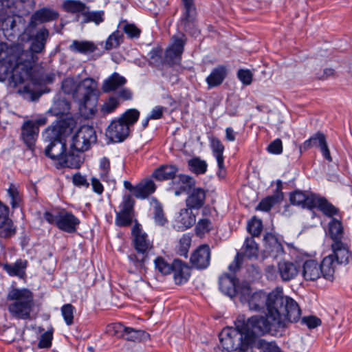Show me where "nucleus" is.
<instances>
[{
  "instance_id": "nucleus-35",
  "label": "nucleus",
  "mask_w": 352,
  "mask_h": 352,
  "mask_svg": "<svg viewBox=\"0 0 352 352\" xmlns=\"http://www.w3.org/2000/svg\"><path fill=\"white\" fill-rule=\"evenodd\" d=\"M329 233L332 243L349 240L344 236L342 222L336 218H332L329 223Z\"/></svg>"
},
{
  "instance_id": "nucleus-6",
  "label": "nucleus",
  "mask_w": 352,
  "mask_h": 352,
  "mask_svg": "<svg viewBox=\"0 0 352 352\" xmlns=\"http://www.w3.org/2000/svg\"><path fill=\"white\" fill-rule=\"evenodd\" d=\"M25 63V60L17 58L16 54H10L6 60L0 62V82L8 79L14 87L23 82L32 72L31 69L26 68Z\"/></svg>"
},
{
  "instance_id": "nucleus-13",
  "label": "nucleus",
  "mask_w": 352,
  "mask_h": 352,
  "mask_svg": "<svg viewBox=\"0 0 352 352\" xmlns=\"http://www.w3.org/2000/svg\"><path fill=\"white\" fill-rule=\"evenodd\" d=\"M51 139L50 143L45 149V154L60 164L66 153V143L60 138V135L55 134V137H51Z\"/></svg>"
},
{
  "instance_id": "nucleus-40",
  "label": "nucleus",
  "mask_w": 352,
  "mask_h": 352,
  "mask_svg": "<svg viewBox=\"0 0 352 352\" xmlns=\"http://www.w3.org/2000/svg\"><path fill=\"white\" fill-rule=\"evenodd\" d=\"M71 148L69 153H66L60 164L71 168H78L82 163V158L80 152L76 153Z\"/></svg>"
},
{
  "instance_id": "nucleus-23",
  "label": "nucleus",
  "mask_w": 352,
  "mask_h": 352,
  "mask_svg": "<svg viewBox=\"0 0 352 352\" xmlns=\"http://www.w3.org/2000/svg\"><path fill=\"white\" fill-rule=\"evenodd\" d=\"M300 272V266L290 261H280L278 263V273L283 282L294 279Z\"/></svg>"
},
{
  "instance_id": "nucleus-29",
  "label": "nucleus",
  "mask_w": 352,
  "mask_h": 352,
  "mask_svg": "<svg viewBox=\"0 0 352 352\" xmlns=\"http://www.w3.org/2000/svg\"><path fill=\"white\" fill-rule=\"evenodd\" d=\"M302 274L306 280L314 281L321 276V269L319 264L314 260L305 261L302 265Z\"/></svg>"
},
{
  "instance_id": "nucleus-10",
  "label": "nucleus",
  "mask_w": 352,
  "mask_h": 352,
  "mask_svg": "<svg viewBox=\"0 0 352 352\" xmlns=\"http://www.w3.org/2000/svg\"><path fill=\"white\" fill-rule=\"evenodd\" d=\"M97 137L94 127L83 125L72 137L71 148L75 152H84L89 150L92 144L96 142Z\"/></svg>"
},
{
  "instance_id": "nucleus-50",
  "label": "nucleus",
  "mask_w": 352,
  "mask_h": 352,
  "mask_svg": "<svg viewBox=\"0 0 352 352\" xmlns=\"http://www.w3.org/2000/svg\"><path fill=\"white\" fill-rule=\"evenodd\" d=\"M191 238L187 235L184 234L179 239L178 246L177 248V254L181 256L186 258L188 252L190 247Z\"/></svg>"
},
{
  "instance_id": "nucleus-62",
  "label": "nucleus",
  "mask_w": 352,
  "mask_h": 352,
  "mask_svg": "<svg viewBox=\"0 0 352 352\" xmlns=\"http://www.w3.org/2000/svg\"><path fill=\"white\" fill-rule=\"evenodd\" d=\"M254 344V340L252 338V336H245V339L239 348L236 350V352H254L252 344Z\"/></svg>"
},
{
  "instance_id": "nucleus-5",
  "label": "nucleus",
  "mask_w": 352,
  "mask_h": 352,
  "mask_svg": "<svg viewBox=\"0 0 352 352\" xmlns=\"http://www.w3.org/2000/svg\"><path fill=\"white\" fill-rule=\"evenodd\" d=\"M132 244L135 252L128 255V258L138 269L144 267L145 263L148 260V253L153 248V241L148 234L142 231L141 225L135 221L132 228Z\"/></svg>"
},
{
  "instance_id": "nucleus-58",
  "label": "nucleus",
  "mask_w": 352,
  "mask_h": 352,
  "mask_svg": "<svg viewBox=\"0 0 352 352\" xmlns=\"http://www.w3.org/2000/svg\"><path fill=\"white\" fill-rule=\"evenodd\" d=\"M125 330L126 327L119 322L112 323L107 325V332L109 335L116 336L117 338H123Z\"/></svg>"
},
{
  "instance_id": "nucleus-9",
  "label": "nucleus",
  "mask_w": 352,
  "mask_h": 352,
  "mask_svg": "<svg viewBox=\"0 0 352 352\" xmlns=\"http://www.w3.org/2000/svg\"><path fill=\"white\" fill-rule=\"evenodd\" d=\"M219 345L215 352L234 351L245 339L243 331L235 325V327H226L219 335Z\"/></svg>"
},
{
  "instance_id": "nucleus-51",
  "label": "nucleus",
  "mask_w": 352,
  "mask_h": 352,
  "mask_svg": "<svg viewBox=\"0 0 352 352\" xmlns=\"http://www.w3.org/2000/svg\"><path fill=\"white\" fill-rule=\"evenodd\" d=\"M212 230V221L208 218L200 219L195 226L197 235L201 236Z\"/></svg>"
},
{
  "instance_id": "nucleus-48",
  "label": "nucleus",
  "mask_w": 352,
  "mask_h": 352,
  "mask_svg": "<svg viewBox=\"0 0 352 352\" xmlns=\"http://www.w3.org/2000/svg\"><path fill=\"white\" fill-rule=\"evenodd\" d=\"M281 200L277 195H270L263 199L256 206V210L263 212H268L276 204L280 203Z\"/></svg>"
},
{
  "instance_id": "nucleus-30",
  "label": "nucleus",
  "mask_w": 352,
  "mask_h": 352,
  "mask_svg": "<svg viewBox=\"0 0 352 352\" xmlns=\"http://www.w3.org/2000/svg\"><path fill=\"white\" fill-rule=\"evenodd\" d=\"M16 54L17 58L19 60H26V63H30L28 60H32V56L30 52H20L19 47H8L7 45L3 43H0V62L4 61L10 55V54ZM30 63H28V65Z\"/></svg>"
},
{
  "instance_id": "nucleus-34",
  "label": "nucleus",
  "mask_w": 352,
  "mask_h": 352,
  "mask_svg": "<svg viewBox=\"0 0 352 352\" xmlns=\"http://www.w3.org/2000/svg\"><path fill=\"white\" fill-rule=\"evenodd\" d=\"M227 76V68L224 65H219L214 68L206 80L209 88L220 85Z\"/></svg>"
},
{
  "instance_id": "nucleus-28",
  "label": "nucleus",
  "mask_w": 352,
  "mask_h": 352,
  "mask_svg": "<svg viewBox=\"0 0 352 352\" xmlns=\"http://www.w3.org/2000/svg\"><path fill=\"white\" fill-rule=\"evenodd\" d=\"M126 83V79L124 76L117 72H114L104 80L101 89L103 93H111L118 90Z\"/></svg>"
},
{
  "instance_id": "nucleus-20",
  "label": "nucleus",
  "mask_w": 352,
  "mask_h": 352,
  "mask_svg": "<svg viewBox=\"0 0 352 352\" xmlns=\"http://www.w3.org/2000/svg\"><path fill=\"white\" fill-rule=\"evenodd\" d=\"M206 190L202 188H193L188 193L186 199V208L192 210H199L205 204L206 198Z\"/></svg>"
},
{
  "instance_id": "nucleus-3",
  "label": "nucleus",
  "mask_w": 352,
  "mask_h": 352,
  "mask_svg": "<svg viewBox=\"0 0 352 352\" xmlns=\"http://www.w3.org/2000/svg\"><path fill=\"white\" fill-rule=\"evenodd\" d=\"M98 97V82L94 78H86L78 82L75 102L78 104L81 116L90 119L95 116Z\"/></svg>"
},
{
  "instance_id": "nucleus-4",
  "label": "nucleus",
  "mask_w": 352,
  "mask_h": 352,
  "mask_svg": "<svg viewBox=\"0 0 352 352\" xmlns=\"http://www.w3.org/2000/svg\"><path fill=\"white\" fill-rule=\"evenodd\" d=\"M6 299L8 310L10 315L16 319L30 318L34 306V294L26 288H12L8 293Z\"/></svg>"
},
{
  "instance_id": "nucleus-59",
  "label": "nucleus",
  "mask_w": 352,
  "mask_h": 352,
  "mask_svg": "<svg viewBox=\"0 0 352 352\" xmlns=\"http://www.w3.org/2000/svg\"><path fill=\"white\" fill-rule=\"evenodd\" d=\"M110 161L109 160L104 157L100 161V176L103 181H107L109 177L110 173Z\"/></svg>"
},
{
  "instance_id": "nucleus-45",
  "label": "nucleus",
  "mask_w": 352,
  "mask_h": 352,
  "mask_svg": "<svg viewBox=\"0 0 352 352\" xmlns=\"http://www.w3.org/2000/svg\"><path fill=\"white\" fill-rule=\"evenodd\" d=\"M123 38L124 35L122 32L119 30L113 32L106 40L104 49L109 51L118 47L123 42Z\"/></svg>"
},
{
  "instance_id": "nucleus-27",
  "label": "nucleus",
  "mask_w": 352,
  "mask_h": 352,
  "mask_svg": "<svg viewBox=\"0 0 352 352\" xmlns=\"http://www.w3.org/2000/svg\"><path fill=\"white\" fill-rule=\"evenodd\" d=\"M28 262L27 260L17 259L14 263H3L1 265L3 270L10 276H17L20 278H24L26 276L25 270Z\"/></svg>"
},
{
  "instance_id": "nucleus-47",
  "label": "nucleus",
  "mask_w": 352,
  "mask_h": 352,
  "mask_svg": "<svg viewBox=\"0 0 352 352\" xmlns=\"http://www.w3.org/2000/svg\"><path fill=\"white\" fill-rule=\"evenodd\" d=\"M190 170L197 175L204 174L207 170L208 164L205 160L194 157L188 162Z\"/></svg>"
},
{
  "instance_id": "nucleus-41",
  "label": "nucleus",
  "mask_w": 352,
  "mask_h": 352,
  "mask_svg": "<svg viewBox=\"0 0 352 352\" xmlns=\"http://www.w3.org/2000/svg\"><path fill=\"white\" fill-rule=\"evenodd\" d=\"M254 347L259 352H282L275 341H267L263 338L254 340Z\"/></svg>"
},
{
  "instance_id": "nucleus-7",
  "label": "nucleus",
  "mask_w": 352,
  "mask_h": 352,
  "mask_svg": "<svg viewBox=\"0 0 352 352\" xmlns=\"http://www.w3.org/2000/svg\"><path fill=\"white\" fill-rule=\"evenodd\" d=\"M140 111L129 109L118 118L113 120L106 130V135L113 142H122L129 135L131 127L138 120Z\"/></svg>"
},
{
  "instance_id": "nucleus-42",
  "label": "nucleus",
  "mask_w": 352,
  "mask_h": 352,
  "mask_svg": "<svg viewBox=\"0 0 352 352\" xmlns=\"http://www.w3.org/2000/svg\"><path fill=\"white\" fill-rule=\"evenodd\" d=\"M104 21V12L102 10L99 11H90L89 7L87 6L86 11L82 16V23H94L96 25H99Z\"/></svg>"
},
{
  "instance_id": "nucleus-15",
  "label": "nucleus",
  "mask_w": 352,
  "mask_h": 352,
  "mask_svg": "<svg viewBox=\"0 0 352 352\" xmlns=\"http://www.w3.org/2000/svg\"><path fill=\"white\" fill-rule=\"evenodd\" d=\"M59 16L58 12L50 8H42L34 12L28 23V29L36 28L38 23H44L57 19Z\"/></svg>"
},
{
  "instance_id": "nucleus-36",
  "label": "nucleus",
  "mask_w": 352,
  "mask_h": 352,
  "mask_svg": "<svg viewBox=\"0 0 352 352\" xmlns=\"http://www.w3.org/2000/svg\"><path fill=\"white\" fill-rule=\"evenodd\" d=\"M63 8L68 13L76 14V21H79L80 14L83 16L87 6L80 0H65Z\"/></svg>"
},
{
  "instance_id": "nucleus-25",
  "label": "nucleus",
  "mask_w": 352,
  "mask_h": 352,
  "mask_svg": "<svg viewBox=\"0 0 352 352\" xmlns=\"http://www.w3.org/2000/svg\"><path fill=\"white\" fill-rule=\"evenodd\" d=\"M173 278L175 284L186 283L190 276V269L184 262L179 259L173 261Z\"/></svg>"
},
{
  "instance_id": "nucleus-19",
  "label": "nucleus",
  "mask_w": 352,
  "mask_h": 352,
  "mask_svg": "<svg viewBox=\"0 0 352 352\" xmlns=\"http://www.w3.org/2000/svg\"><path fill=\"white\" fill-rule=\"evenodd\" d=\"M80 223V219L73 213L62 210L57 228L61 231L72 234L77 231Z\"/></svg>"
},
{
  "instance_id": "nucleus-8",
  "label": "nucleus",
  "mask_w": 352,
  "mask_h": 352,
  "mask_svg": "<svg viewBox=\"0 0 352 352\" xmlns=\"http://www.w3.org/2000/svg\"><path fill=\"white\" fill-rule=\"evenodd\" d=\"M36 29V28L28 29V24L27 25L24 29L23 34L27 36L28 38L31 41L30 49L28 50H23L20 47V52H30L32 54V60H28L30 65H28V63L25 62L26 68L31 69V70L38 60L36 54L42 53L45 50V45L50 35L49 30L45 27L37 30Z\"/></svg>"
},
{
  "instance_id": "nucleus-1",
  "label": "nucleus",
  "mask_w": 352,
  "mask_h": 352,
  "mask_svg": "<svg viewBox=\"0 0 352 352\" xmlns=\"http://www.w3.org/2000/svg\"><path fill=\"white\" fill-rule=\"evenodd\" d=\"M240 300L242 302H247L252 311H259L266 307L270 316L274 314L279 316L274 319L279 324H283L285 311L289 319L299 320L300 318L301 310L298 304L293 298L284 296L281 288H276L267 296L263 292L251 294L250 288L244 287L241 292Z\"/></svg>"
},
{
  "instance_id": "nucleus-11",
  "label": "nucleus",
  "mask_w": 352,
  "mask_h": 352,
  "mask_svg": "<svg viewBox=\"0 0 352 352\" xmlns=\"http://www.w3.org/2000/svg\"><path fill=\"white\" fill-rule=\"evenodd\" d=\"M318 147L320 148L323 157L329 162H332V157L330 154L325 135L321 132H317L313 135L309 139L305 140L302 144L299 146L300 153L313 148Z\"/></svg>"
},
{
  "instance_id": "nucleus-2",
  "label": "nucleus",
  "mask_w": 352,
  "mask_h": 352,
  "mask_svg": "<svg viewBox=\"0 0 352 352\" xmlns=\"http://www.w3.org/2000/svg\"><path fill=\"white\" fill-rule=\"evenodd\" d=\"M286 316V314H285ZM283 324H279L274 319L279 317L278 314H274L270 316L267 312L266 316H253L247 320L244 316H238L234 322V325L239 327L245 336H252V338L255 340L256 336H265L270 332L273 328H285L287 322H296L298 320L289 319V315L286 316Z\"/></svg>"
},
{
  "instance_id": "nucleus-22",
  "label": "nucleus",
  "mask_w": 352,
  "mask_h": 352,
  "mask_svg": "<svg viewBox=\"0 0 352 352\" xmlns=\"http://www.w3.org/2000/svg\"><path fill=\"white\" fill-rule=\"evenodd\" d=\"M237 280L234 276L225 274L219 277V289L224 294L232 298L242 292L236 285Z\"/></svg>"
},
{
  "instance_id": "nucleus-52",
  "label": "nucleus",
  "mask_w": 352,
  "mask_h": 352,
  "mask_svg": "<svg viewBox=\"0 0 352 352\" xmlns=\"http://www.w3.org/2000/svg\"><path fill=\"white\" fill-rule=\"evenodd\" d=\"M133 214L116 212L115 222L118 226L125 227L130 226L133 222Z\"/></svg>"
},
{
  "instance_id": "nucleus-49",
  "label": "nucleus",
  "mask_w": 352,
  "mask_h": 352,
  "mask_svg": "<svg viewBox=\"0 0 352 352\" xmlns=\"http://www.w3.org/2000/svg\"><path fill=\"white\" fill-rule=\"evenodd\" d=\"M154 264L155 268L162 275H168L172 273L173 262L170 264L163 257L157 256L154 261Z\"/></svg>"
},
{
  "instance_id": "nucleus-38",
  "label": "nucleus",
  "mask_w": 352,
  "mask_h": 352,
  "mask_svg": "<svg viewBox=\"0 0 352 352\" xmlns=\"http://www.w3.org/2000/svg\"><path fill=\"white\" fill-rule=\"evenodd\" d=\"M337 265L336 260L330 254L325 256L320 265L321 275L327 280H332Z\"/></svg>"
},
{
  "instance_id": "nucleus-61",
  "label": "nucleus",
  "mask_w": 352,
  "mask_h": 352,
  "mask_svg": "<svg viewBox=\"0 0 352 352\" xmlns=\"http://www.w3.org/2000/svg\"><path fill=\"white\" fill-rule=\"evenodd\" d=\"M135 201L131 195L124 196L123 201L120 205V210L119 212L134 213L133 206Z\"/></svg>"
},
{
  "instance_id": "nucleus-55",
  "label": "nucleus",
  "mask_w": 352,
  "mask_h": 352,
  "mask_svg": "<svg viewBox=\"0 0 352 352\" xmlns=\"http://www.w3.org/2000/svg\"><path fill=\"white\" fill-rule=\"evenodd\" d=\"M77 84L73 78H67L62 82V90L65 94L72 95L74 101Z\"/></svg>"
},
{
  "instance_id": "nucleus-12",
  "label": "nucleus",
  "mask_w": 352,
  "mask_h": 352,
  "mask_svg": "<svg viewBox=\"0 0 352 352\" xmlns=\"http://www.w3.org/2000/svg\"><path fill=\"white\" fill-rule=\"evenodd\" d=\"M332 254L336 263L346 265L352 262V251L350 250V241H336L331 243Z\"/></svg>"
},
{
  "instance_id": "nucleus-56",
  "label": "nucleus",
  "mask_w": 352,
  "mask_h": 352,
  "mask_svg": "<svg viewBox=\"0 0 352 352\" xmlns=\"http://www.w3.org/2000/svg\"><path fill=\"white\" fill-rule=\"evenodd\" d=\"M61 314L67 325L70 326L74 323V314L76 308L72 304H65L61 309Z\"/></svg>"
},
{
  "instance_id": "nucleus-60",
  "label": "nucleus",
  "mask_w": 352,
  "mask_h": 352,
  "mask_svg": "<svg viewBox=\"0 0 352 352\" xmlns=\"http://www.w3.org/2000/svg\"><path fill=\"white\" fill-rule=\"evenodd\" d=\"M61 215V210H51L43 213L44 219L50 224L57 227V223Z\"/></svg>"
},
{
  "instance_id": "nucleus-53",
  "label": "nucleus",
  "mask_w": 352,
  "mask_h": 352,
  "mask_svg": "<svg viewBox=\"0 0 352 352\" xmlns=\"http://www.w3.org/2000/svg\"><path fill=\"white\" fill-rule=\"evenodd\" d=\"M248 231L252 235V237L258 236L263 229L261 220L254 217L248 223Z\"/></svg>"
},
{
  "instance_id": "nucleus-37",
  "label": "nucleus",
  "mask_w": 352,
  "mask_h": 352,
  "mask_svg": "<svg viewBox=\"0 0 352 352\" xmlns=\"http://www.w3.org/2000/svg\"><path fill=\"white\" fill-rule=\"evenodd\" d=\"M156 190L154 182L151 179L142 181L135 186V197L138 199H145L153 194Z\"/></svg>"
},
{
  "instance_id": "nucleus-14",
  "label": "nucleus",
  "mask_w": 352,
  "mask_h": 352,
  "mask_svg": "<svg viewBox=\"0 0 352 352\" xmlns=\"http://www.w3.org/2000/svg\"><path fill=\"white\" fill-rule=\"evenodd\" d=\"M211 252L208 245H201L191 254L190 262L197 270L206 269L210 262Z\"/></svg>"
},
{
  "instance_id": "nucleus-31",
  "label": "nucleus",
  "mask_w": 352,
  "mask_h": 352,
  "mask_svg": "<svg viewBox=\"0 0 352 352\" xmlns=\"http://www.w3.org/2000/svg\"><path fill=\"white\" fill-rule=\"evenodd\" d=\"M178 168L175 165H162L153 173V177L158 181L171 180L177 177Z\"/></svg>"
},
{
  "instance_id": "nucleus-64",
  "label": "nucleus",
  "mask_w": 352,
  "mask_h": 352,
  "mask_svg": "<svg viewBox=\"0 0 352 352\" xmlns=\"http://www.w3.org/2000/svg\"><path fill=\"white\" fill-rule=\"evenodd\" d=\"M252 74L249 69H241L237 72V77L245 85H249L252 82Z\"/></svg>"
},
{
  "instance_id": "nucleus-39",
  "label": "nucleus",
  "mask_w": 352,
  "mask_h": 352,
  "mask_svg": "<svg viewBox=\"0 0 352 352\" xmlns=\"http://www.w3.org/2000/svg\"><path fill=\"white\" fill-rule=\"evenodd\" d=\"M97 49L93 42L88 41H77L74 40L69 45V50L76 53L87 54L92 53Z\"/></svg>"
},
{
  "instance_id": "nucleus-46",
  "label": "nucleus",
  "mask_w": 352,
  "mask_h": 352,
  "mask_svg": "<svg viewBox=\"0 0 352 352\" xmlns=\"http://www.w3.org/2000/svg\"><path fill=\"white\" fill-rule=\"evenodd\" d=\"M148 337V334L142 330H137L131 327H126L123 338L129 341L140 342Z\"/></svg>"
},
{
  "instance_id": "nucleus-16",
  "label": "nucleus",
  "mask_w": 352,
  "mask_h": 352,
  "mask_svg": "<svg viewBox=\"0 0 352 352\" xmlns=\"http://www.w3.org/2000/svg\"><path fill=\"white\" fill-rule=\"evenodd\" d=\"M196 221V216L188 208H182L176 214L173 222V228L178 232H183L191 228Z\"/></svg>"
},
{
  "instance_id": "nucleus-33",
  "label": "nucleus",
  "mask_w": 352,
  "mask_h": 352,
  "mask_svg": "<svg viewBox=\"0 0 352 352\" xmlns=\"http://www.w3.org/2000/svg\"><path fill=\"white\" fill-rule=\"evenodd\" d=\"M313 208H317L325 216L333 217L338 214L339 210L331 204L326 198L316 195Z\"/></svg>"
},
{
  "instance_id": "nucleus-32",
  "label": "nucleus",
  "mask_w": 352,
  "mask_h": 352,
  "mask_svg": "<svg viewBox=\"0 0 352 352\" xmlns=\"http://www.w3.org/2000/svg\"><path fill=\"white\" fill-rule=\"evenodd\" d=\"M183 6L182 22L186 28L189 23L195 21L197 16V8L194 0H181Z\"/></svg>"
},
{
  "instance_id": "nucleus-57",
  "label": "nucleus",
  "mask_w": 352,
  "mask_h": 352,
  "mask_svg": "<svg viewBox=\"0 0 352 352\" xmlns=\"http://www.w3.org/2000/svg\"><path fill=\"white\" fill-rule=\"evenodd\" d=\"M267 251L273 257H277L282 255L284 252V249L282 244L277 240V239L272 237L271 241L268 245Z\"/></svg>"
},
{
  "instance_id": "nucleus-63",
  "label": "nucleus",
  "mask_w": 352,
  "mask_h": 352,
  "mask_svg": "<svg viewBox=\"0 0 352 352\" xmlns=\"http://www.w3.org/2000/svg\"><path fill=\"white\" fill-rule=\"evenodd\" d=\"M153 218L155 223L160 226H164L167 222L161 205L156 204L155 206Z\"/></svg>"
},
{
  "instance_id": "nucleus-21",
  "label": "nucleus",
  "mask_w": 352,
  "mask_h": 352,
  "mask_svg": "<svg viewBox=\"0 0 352 352\" xmlns=\"http://www.w3.org/2000/svg\"><path fill=\"white\" fill-rule=\"evenodd\" d=\"M39 129L33 120L25 121L21 126V138L24 143L30 149L34 146L38 135Z\"/></svg>"
},
{
  "instance_id": "nucleus-24",
  "label": "nucleus",
  "mask_w": 352,
  "mask_h": 352,
  "mask_svg": "<svg viewBox=\"0 0 352 352\" xmlns=\"http://www.w3.org/2000/svg\"><path fill=\"white\" fill-rule=\"evenodd\" d=\"M315 196L316 194L296 190L290 194L289 200L293 205L311 210L313 209Z\"/></svg>"
},
{
  "instance_id": "nucleus-26",
  "label": "nucleus",
  "mask_w": 352,
  "mask_h": 352,
  "mask_svg": "<svg viewBox=\"0 0 352 352\" xmlns=\"http://www.w3.org/2000/svg\"><path fill=\"white\" fill-rule=\"evenodd\" d=\"M211 148L213 156L216 158L219 171L217 175L219 177H223L225 173L224 166V146L217 138H212L210 141Z\"/></svg>"
},
{
  "instance_id": "nucleus-17",
  "label": "nucleus",
  "mask_w": 352,
  "mask_h": 352,
  "mask_svg": "<svg viewBox=\"0 0 352 352\" xmlns=\"http://www.w3.org/2000/svg\"><path fill=\"white\" fill-rule=\"evenodd\" d=\"M195 186V180L190 176L179 174L177 175L173 182H171L170 190L175 196H179L184 192H190Z\"/></svg>"
},
{
  "instance_id": "nucleus-44",
  "label": "nucleus",
  "mask_w": 352,
  "mask_h": 352,
  "mask_svg": "<svg viewBox=\"0 0 352 352\" xmlns=\"http://www.w3.org/2000/svg\"><path fill=\"white\" fill-rule=\"evenodd\" d=\"M243 254L246 257L251 258L253 257H257L258 253V247L257 243L255 242L253 237L246 238L243 246Z\"/></svg>"
},
{
  "instance_id": "nucleus-18",
  "label": "nucleus",
  "mask_w": 352,
  "mask_h": 352,
  "mask_svg": "<svg viewBox=\"0 0 352 352\" xmlns=\"http://www.w3.org/2000/svg\"><path fill=\"white\" fill-rule=\"evenodd\" d=\"M185 40L173 36V43L166 52V60L170 65L179 64L184 52Z\"/></svg>"
},
{
  "instance_id": "nucleus-54",
  "label": "nucleus",
  "mask_w": 352,
  "mask_h": 352,
  "mask_svg": "<svg viewBox=\"0 0 352 352\" xmlns=\"http://www.w3.org/2000/svg\"><path fill=\"white\" fill-rule=\"evenodd\" d=\"M8 194L10 198L12 208H15L19 207L21 201V197L17 186L11 184L8 189Z\"/></svg>"
},
{
  "instance_id": "nucleus-43",
  "label": "nucleus",
  "mask_w": 352,
  "mask_h": 352,
  "mask_svg": "<svg viewBox=\"0 0 352 352\" xmlns=\"http://www.w3.org/2000/svg\"><path fill=\"white\" fill-rule=\"evenodd\" d=\"M120 101L118 96L115 95L110 96L102 104L100 107V113L102 116H107L108 114L114 112L117 108L120 106Z\"/></svg>"
}]
</instances>
